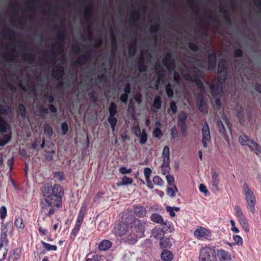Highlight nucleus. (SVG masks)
<instances>
[{"label": "nucleus", "mask_w": 261, "mask_h": 261, "mask_svg": "<svg viewBox=\"0 0 261 261\" xmlns=\"http://www.w3.org/2000/svg\"><path fill=\"white\" fill-rule=\"evenodd\" d=\"M43 199L40 201V206L42 212H45L49 207V211L45 214V217H51L56 211L62 205V197L64 190L61 185L46 183L41 189Z\"/></svg>", "instance_id": "1"}, {"label": "nucleus", "mask_w": 261, "mask_h": 261, "mask_svg": "<svg viewBox=\"0 0 261 261\" xmlns=\"http://www.w3.org/2000/svg\"><path fill=\"white\" fill-rule=\"evenodd\" d=\"M125 222L128 223L130 232L128 234L127 241L129 244H135L139 237L143 236L145 223L137 218L133 211L125 214Z\"/></svg>", "instance_id": "2"}, {"label": "nucleus", "mask_w": 261, "mask_h": 261, "mask_svg": "<svg viewBox=\"0 0 261 261\" xmlns=\"http://www.w3.org/2000/svg\"><path fill=\"white\" fill-rule=\"evenodd\" d=\"M242 192L246 202V207L252 214L256 212L255 205L256 198L253 190L251 189L248 184L245 182L242 186Z\"/></svg>", "instance_id": "3"}, {"label": "nucleus", "mask_w": 261, "mask_h": 261, "mask_svg": "<svg viewBox=\"0 0 261 261\" xmlns=\"http://www.w3.org/2000/svg\"><path fill=\"white\" fill-rule=\"evenodd\" d=\"M65 33V30L64 27L63 25L59 26V31L57 34L58 41L52 45L53 50L48 55L49 60L52 62L55 61V58L57 56V54L55 50V49L59 50L61 53L63 51V42L66 37Z\"/></svg>", "instance_id": "4"}, {"label": "nucleus", "mask_w": 261, "mask_h": 261, "mask_svg": "<svg viewBox=\"0 0 261 261\" xmlns=\"http://www.w3.org/2000/svg\"><path fill=\"white\" fill-rule=\"evenodd\" d=\"M11 114V109L10 106L0 104V133L5 134L7 132L9 125L4 116H8Z\"/></svg>", "instance_id": "5"}, {"label": "nucleus", "mask_w": 261, "mask_h": 261, "mask_svg": "<svg viewBox=\"0 0 261 261\" xmlns=\"http://www.w3.org/2000/svg\"><path fill=\"white\" fill-rule=\"evenodd\" d=\"M239 142L242 146H248L250 150L256 154L261 153L260 146L248 136L245 135L240 136Z\"/></svg>", "instance_id": "6"}, {"label": "nucleus", "mask_w": 261, "mask_h": 261, "mask_svg": "<svg viewBox=\"0 0 261 261\" xmlns=\"http://www.w3.org/2000/svg\"><path fill=\"white\" fill-rule=\"evenodd\" d=\"M199 261H217L215 250L207 246L202 247L200 251Z\"/></svg>", "instance_id": "7"}, {"label": "nucleus", "mask_w": 261, "mask_h": 261, "mask_svg": "<svg viewBox=\"0 0 261 261\" xmlns=\"http://www.w3.org/2000/svg\"><path fill=\"white\" fill-rule=\"evenodd\" d=\"M109 116L108 118V121L111 125V127L113 132L115 131V127L117 123V119L115 115L118 112L117 105L113 101H112L108 108Z\"/></svg>", "instance_id": "8"}, {"label": "nucleus", "mask_w": 261, "mask_h": 261, "mask_svg": "<svg viewBox=\"0 0 261 261\" xmlns=\"http://www.w3.org/2000/svg\"><path fill=\"white\" fill-rule=\"evenodd\" d=\"M113 232L117 236L123 237L127 240V236L130 233L128 223L125 222V217L124 222L118 223L114 228Z\"/></svg>", "instance_id": "9"}, {"label": "nucleus", "mask_w": 261, "mask_h": 261, "mask_svg": "<svg viewBox=\"0 0 261 261\" xmlns=\"http://www.w3.org/2000/svg\"><path fill=\"white\" fill-rule=\"evenodd\" d=\"M227 75L226 61L225 59H221L218 65V81L221 83H225Z\"/></svg>", "instance_id": "10"}, {"label": "nucleus", "mask_w": 261, "mask_h": 261, "mask_svg": "<svg viewBox=\"0 0 261 261\" xmlns=\"http://www.w3.org/2000/svg\"><path fill=\"white\" fill-rule=\"evenodd\" d=\"M236 211V216L237 218L239 223L245 231H249V227L247 220L243 214L241 208L236 205L234 207Z\"/></svg>", "instance_id": "11"}, {"label": "nucleus", "mask_w": 261, "mask_h": 261, "mask_svg": "<svg viewBox=\"0 0 261 261\" xmlns=\"http://www.w3.org/2000/svg\"><path fill=\"white\" fill-rule=\"evenodd\" d=\"M224 84L219 82L217 79V82H213L210 84V89L213 97L216 98L222 95L223 90L222 85Z\"/></svg>", "instance_id": "12"}, {"label": "nucleus", "mask_w": 261, "mask_h": 261, "mask_svg": "<svg viewBox=\"0 0 261 261\" xmlns=\"http://www.w3.org/2000/svg\"><path fill=\"white\" fill-rule=\"evenodd\" d=\"M162 62L164 66L170 71L174 70L175 68V61L172 57V54L167 53L163 58Z\"/></svg>", "instance_id": "13"}, {"label": "nucleus", "mask_w": 261, "mask_h": 261, "mask_svg": "<svg viewBox=\"0 0 261 261\" xmlns=\"http://www.w3.org/2000/svg\"><path fill=\"white\" fill-rule=\"evenodd\" d=\"M133 131L137 137L140 138V143L141 145L146 143L147 135L145 129H143L141 131L139 125L137 124L133 126Z\"/></svg>", "instance_id": "14"}, {"label": "nucleus", "mask_w": 261, "mask_h": 261, "mask_svg": "<svg viewBox=\"0 0 261 261\" xmlns=\"http://www.w3.org/2000/svg\"><path fill=\"white\" fill-rule=\"evenodd\" d=\"M202 144L204 147H207V142L211 141L210 131L207 122L205 121L202 128Z\"/></svg>", "instance_id": "15"}, {"label": "nucleus", "mask_w": 261, "mask_h": 261, "mask_svg": "<svg viewBox=\"0 0 261 261\" xmlns=\"http://www.w3.org/2000/svg\"><path fill=\"white\" fill-rule=\"evenodd\" d=\"M207 60L208 63L207 70L210 71L215 70L217 65V55L214 50H213L212 54L207 55Z\"/></svg>", "instance_id": "16"}, {"label": "nucleus", "mask_w": 261, "mask_h": 261, "mask_svg": "<svg viewBox=\"0 0 261 261\" xmlns=\"http://www.w3.org/2000/svg\"><path fill=\"white\" fill-rule=\"evenodd\" d=\"M210 234L209 229L202 226H198L194 232V235L197 239L209 237Z\"/></svg>", "instance_id": "17"}, {"label": "nucleus", "mask_w": 261, "mask_h": 261, "mask_svg": "<svg viewBox=\"0 0 261 261\" xmlns=\"http://www.w3.org/2000/svg\"><path fill=\"white\" fill-rule=\"evenodd\" d=\"M64 75V68L61 65H57L52 70V76L56 80H61Z\"/></svg>", "instance_id": "18"}, {"label": "nucleus", "mask_w": 261, "mask_h": 261, "mask_svg": "<svg viewBox=\"0 0 261 261\" xmlns=\"http://www.w3.org/2000/svg\"><path fill=\"white\" fill-rule=\"evenodd\" d=\"M8 240L7 238H4L3 237H0V254H2L3 256L0 258V261H3L5 259L7 252L8 249L5 248L3 250L2 248L4 247L5 245L7 246L8 243Z\"/></svg>", "instance_id": "19"}, {"label": "nucleus", "mask_w": 261, "mask_h": 261, "mask_svg": "<svg viewBox=\"0 0 261 261\" xmlns=\"http://www.w3.org/2000/svg\"><path fill=\"white\" fill-rule=\"evenodd\" d=\"M43 97L44 99L49 103L48 107L50 112L53 113H57V109L53 104H52L55 100L54 96L51 95H49L48 93H46L44 94Z\"/></svg>", "instance_id": "20"}, {"label": "nucleus", "mask_w": 261, "mask_h": 261, "mask_svg": "<svg viewBox=\"0 0 261 261\" xmlns=\"http://www.w3.org/2000/svg\"><path fill=\"white\" fill-rule=\"evenodd\" d=\"M155 73L158 77L159 81L164 82L165 78V72L159 63H156L155 65Z\"/></svg>", "instance_id": "21"}, {"label": "nucleus", "mask_w": 261, "mask_h": 261, "mask_svg": "<svg viewBox=\"0 0 261 261\" xmlns=\"http://www.w3.org/2000/svg\"><path fill=\"white\" fill-rule=\"evenodd\" d=\"M83 221L80 220H76L75 224L74 226V228L72 229L71 232L70 233V239L72 240H74L78 233L81 225L83 223Z\"/></svg>", "instance_id": "22"}, {"label": "nucleus", "mask_w": 261, "mask_h": 261, "mask_svg": "<svg viewBox=\"0 0 261 261\" xmlns=\"http://www.w3.org/2000/svg\"><path fill=\"white\" fill-rule=\"evenodd\" d=\"M217 256L220 261H228L231 259L229 253L223 249L217 251Z\"/></svg>", "instance_id": "23"}, {"label": "nucleus", "mask_w": 261, "mask_h": 261, "mask_svg": "<svg viewBox=\"0 0 261 261\" xmlns=\"http://www.w3.org/2000/svg\"><path fill=\"white\" fill-rule=\"evenodd\" d=\"M146 212V208L143 206H134V212L139 218L144 217Z\"/></svg>", "instance_id": "24"}, {"label": "nucleus", "mask_w": 261, "mask_h": 261, "mask_svg": "<svg viewBox=\"0 0 261 261\" xmlns=\"http://www.w3.org/2000/svg\"><path fill=\"white\" fill-rule=\"evenodd\" d=\"M150 220L155 223L167 225V222H164L162 216L159 214H152L150 216Z\"/></svg>", "instance_id": "25"}, {"label": "nucleus", "mask_w": 261, "mask_h": 261, "mask_svg": "<svg viewBox=\"0 0 261 261\" xmlns=\"http://www.w3.org/2000/svg\"><path fill=\"white\" fill-rule=\"evenodd\" d=\"M203 79V75L198 69L195 70L193 74V78L188 74L186 77V79L192 81L193 82H196L197 80H200Z\"/></svg>", "instance_id": "26"}, {"label": "nucleus", "mask_w": 261, "mask_h": 261, "mask_svg": "<svg viewBox=\"0 0 261 261\" xmlns=\"http://www.w3.org/2000/svg\"><path fill=\"white\" fill-rule=\"evenodd\" d=\"M112 246V243L108 240L101 241L98 245V249L100 251H106L109 249Z\"/></svg>", "instance_id": "27"}, {"label": "nucleus", "mask_w": 261, "mask_h": 261, "mask_svg": "<svg viewBox=\"0 0 261 261\" xmlns=\"http://www.w3.org/2000/svg\"><path fill=\"white\" fill-rule=\"evenodd\" d=\"M137 47V39L135 38L132 40L128 48V54L130 57H134L136 54Z\"/></svg>", "instance_id": "28"}, {"label": "nucleus", "mask_w": 261, "mask_h": 261, "mask_svg": "<svg viewBox=\"0 0 261 261\" xmlns=\"http://www.w3.org/2000/svg\"><path fill=\"white\" fill-rule=\"evenodd\" d=\"M161 257L162 260L165 261H171L172 260L173 255L172 253L166 250H163L161 254Z\"/></svg>", "instance_id": "29"}, {"label": "nucleus", "mask_w": 261, "mask_h": 261, "mask_svg": "<svg viewBox=\"0 0 261 261\" xmlns=\"http://www.w3.org/2000/svg\"><path fill=\"white\" fill-rule=\"evenodd\" d=\"M160 29L159 24L152 25L150 27V32L153 35V40L154 44H156L157 42V36L156 34Z\"/></svg>", "instance_id": "30"}, {"label": "nucleus", "mask_w": 261, "mask_h": 261, "mask_svg": "<svg viewBox=\"0 0 261 261\" xmlns=\"http://www.w3.org/2000/svg\"><path fill=\"white\" fill-rule=\"evenodd\" d=\"M87 204L86 203H83L78 213L77 218L76 219L82 221L84 220L87 210Z\"/></svg>", "instance_id": "31"}, {"label": "nucleus", "mask_w": 261, "mask_h": 261, "mask_svg": "<svg viewBox=\"0 0 261 261\" xmlns=\"http://www.w3.org/2000/svg\"><path fill=\"white\" fill-rule=\"evenodd\" d=\"M15 225L18 231H22L24 228V224L23 222L22 218L21 217H16L15 220Z\"/></svg>", "instance_id": "32"}, {"label": "nucleus", "mask_w": 261, "mask_h": 261, "mask_svg": "<svg viewBox=\"0 0 261 261\" xmlns=\"http://www.w3.org/2000/svg\"><path fill=\"white\" fill-rule=\"evenodd\" d=\"M84 17L87 22L92 19V9L90 6H86L84 11Z\"/></svg>", "instance_id": "33"}, {"label": "nucleus", "mask_w": 261, "mask_h": 261, "mask_svg": "<svg viewBox=\"0 0 261 261\" xmlns=\"http://www.w3.org/2000/svg\"><path fill=\"white\" fill-rule=\"evenodd\" d=\"M138 68L140 72L147 71V66L145 64V59L141 56L138 62Z\"/></svg>", "instance_id": "34"}, {"label": "nucleus", "mask_w": 261, "mask_h": 261, "mask_svg": "<svg viewBox=\"0 0 261 261\" xmlns=\"http://www.w3.org/2000/svg\"><path fill=\"white\" fill-rule=\"evenodd\" d=\"M12 226V222L10 223H6V224L2 223V228H1V236L7 238V232H8V227H11Z\"/></svg>", "instance_id": "35"}, {"label": "nucleus", "mask_w": 261, "mask_h": 261, "mask_svg": "<svg viewBox=\"0 0 261 261\" xmlns=\"http://www.w3.org/2000/svg\"><path fill=\"white\" fill-rule=\"evenodd\" d=\"M140 14L138 11H134L132 12L130 18L129 24L130 26H133L134 24L139 19Z\"/></svg>", "instance_id": "36"}, {"label": "nucleus", "mask_w": 261, "mask_h": 261, "mask_svg": "<svg viewBox=\"0 0 261 261\" xmlns=\"http://www.w3.org/2000/svg\"><path fill=\"white\" fill-rule=\"evenodd\" d=\"M219 182L218 175L215 171H212V184L213 187L217 189Z\"/></svg>", "instance_id": "37"}, {"label": "nucleus", "mask_w": 261, "mask_h": 261, "mask_svg": "<svg viewBox=\"0 0 261 261\" xmlns=\"http://www.w3.org/2000/svg\"><path fill=\"white\" fill-rule=\"evenodd\" d=\"M89 60L88 58L84 55H81L75 62V65H83L87 63Z\"/></svg>", "instance_id": "38"}, {"label": "nucleus", "mask_w": 261, "mask_h": 261, "mask_svg": "<svg viewBox=\"0 0 261 261\" xmlns=\"http://www.w3.org/2000/svg\"><path fill=\"white\" fill-rule=\"evenodd\" d=\"M22 58L24 60L28 61L29 63L33 64L35 62L36 57L32 54H25L22 55Z\"/></svg>", "instance_id": "39"}, {"label": "nucleus", "mask_w": 261, "mask_h": 261, "mask_svg": "<svg viewBox=\"0 0 261 261\" xmlns=\"http://www.w3.org/2000/svg\"><path fill=\"white\" fill-rule=\"evenodd\" d=\"M161 170L162 173L163 175H167L170 170L169 162H164L163 161V163L161 165Z\"/></svg>", "instance_id": "40"}, {"label": "nucleus", "mask_w": 261, "mask_h": 261, "mask_svg": "<svg viewBox=\"0 0 261 261\" xmlns=\"http://www.w3.org/2000/svg\"><path fill=\"white\" fill-rule=\"evenodd\" d=\"M162 156L163 158V161L164 162L170 161L169 148L168 146H166L164 147L162 153Z\"/></svg>", "instance_id": "41"}, {"label": "nucleus", "mask_w": 261, "mask_h": 261, "mask_svg": "<svg viewBox=\"0 0 261 261\" xmlns=\"http://www.w3.org/2000/svg\"><path fill=\"white\" fill-rule=\"evenodd\" d=\"M220 12L224 14L223 18L225 23L228 25H231L232 21L229 16L228 15V12L222 8H220Z\"/></svg>", "instance_id": "42"}, {"label": "nucleus", "mask_w": 261, "mask_h": 261, "mask_svg": "<svg viewBox=\"0 0 261 261\" xmlns=\"http://www.w3.org/2000/svg\"><path fill=\"white\" fill-rule=\"evenodd\" d=\"M18 113L23 119H24L26 117L27 110L23 104L20 103L18 105Z\"/></svg>", "instance_id": "43"}, {"label": "nucleus", "mask_w": 261, "mask_h": 261, "mask_svg": "<svg viewBox=\"0 0 261 261\" xmlns=\"http://www.w3.org/2000/svg\"><path fill=\"white\" fill-rule=\"evenodd\" d=\"M205 106V103L204 101L203 97L201 95L198 96V110L202 112L204 110V107Z\"/></svg>", "instance_id": "44"}, {"label": "nucleus", "mask_w": 261, "mask_h": 261, "mask_svg": "<svg viewBox=\"0 0 261 261\" xmlns=\"http://www.w3.org/2000/svg\"><path fill=\"white\" fill-rule=\"evenodd\" d=\"M152 106L154 108H156L157 110L161 108L162 106V100L160 96H156L154 97V100L153 101Z\"/></svg>", "instance_id": "45"}, {"label": "nucleus", "mask_w": 261, "mask_h": 261, "mask_svg": "<svg viewBox=\"0 0 261 261\" xmlns=\"http://www.w3.org/2000/svg\"><path fill=\"white\" fill-rule=\"evenodd\" d=\"M41 243L47 251L51 250L56 251L57 250V247L56 245H51L43 241H42Z\"/></svg>", "instance_id": "46"}, {"label": "nucleus", "mask_w": 261, "mask_h": 261, "mask_svg": "<svg viewBox=\"0 0 261 261\" xmlns=\"http://www.w3.org/2000/svg\"><path fill=\"white\" fill-rule=\"evenodd\" d=\"M217 126L218 128L219 132L222 135H225L226 132L224 124L220 120L217 121Z\"/></svg>", "instance_id": "47"}, {"label": "nucleus", "mask_w": 261, "mask_h": 261, "mask_svg": "<svg viewBox=\"0 0 261 261\" xmlns=\"http://www.w3.org/2000/svg\"><path fill=\"white\" fill-rule=\"evenodd\" d=\"M165 91L167 96L169 97H172L174 95L173 90L172 88V86L170 83H168L165 86Z\"/></svg>", "instance_id": "48"}, {"label": "nucleus", "mask_w": 261, "mask_h": 261, "mask_svg": "<svg viewBox=\"0 0 261 261\" xmlns=\"http://www.w3.org/2000/svg\"><path fill=\"white\" fill-rule=\"evenodd\" d=\"M188 118V115L184 112L180 113L178 117V123H186V121Z\"/></svg>", "instance_id": "49"}, {"label": "nucleus", "mask_w": 261, "mask_h": 261, "mask_svg": "<svg viewBox=\"0 0 261 261\" xmlns=\"http://www.w3.org/2000/svg\"><path fill=\"white\" fill-rule=\"evenodd\" d=\"M177 192V188L175 185H173V188H167L166 192L168 195L171 197H174L175 196V192Z\"/></svg>", "instance_id": "50"}, {"label": "nucleus", "mask_w": 261, "mask_h": 261, "mask_svg": "<svg viewBox=\"0 0 261 261\" xmlns=\"http://www.w3.org/2000/svg\"><path fill=\"white\" fill-rule=\"evenodd\" d=\"M3 35L7 37L10 38H14L15 35V33L14 31L7 29L3 32Z\"/></svg>", "instance_id": "51"}, {"label": "nucleus", "mask_w": 261, "mask_h": 261, "mask_svg": "<svg viewBox=\"0 0 261 261\" xmlns=\"http://www.w3.org/2000/svg\"><path fill=\"white\" fill-rule=\"evenodd\" d=\"M44 132L48 137H51L53 134V129L48 124L44 125Z\"/></svg>", "instance_id": "52"}, {"label": "nucleus", "mask_w": 261, "mask_h": 261, "mask_svg": "<svg viewBox=\"0 0 261 261\" xmlns=\"http://www.w3.org/2000/svg\"><path fill=\"white\" fill-rule=\"evenodd\" d=\"M153 136L156 138L160 139L163 136V132L159 127L155 128L152 132Z\"/></svg>", "instance_id": "53"}, {"label": "nucleus", "mask_w": 261, "mask_h": 261, "mask_svg": "<svg viewBox=\"0 0 261 261\" xmlns=\"http://www.w3.org/2000/svg\"><path fill=\"white\" fill-rule=\"evenodd\" d=\"M12 138V133L10 132L7 134H5L3 136L2 138H1V140L3 141L5 144H7L9 141L11 140Z\"/></svg>", "instance_id": "54"}, {"label": "nucleus", "mask_w": 261, "mask_h": 261, "mask_svg": "<svg viewBox=\"0 0 261 261\" xmlns=\"http://www.w3.org/2000/svg\"><path fill=\"white\" fill-rule=\"evenodd\" d=\"M207 18L210 22L215 23L216 29L219 28V20L215 16L210 15H208Z\"/></svg>", "instance_id": "55"}, {"label": "nucleus", "mask_w": 261, "mask_h": 261, "mask_svg": "<svg viewBox=\"0 0 261 261\" xmlns=\"http://www.w3.org/2000/svg\"><path fill=\"white\" fill-rule=\"evenodd\" d=\"M39 112L40 113L41 117L42 119H44L45 118V115L48 113V109L44 107L43 106H40L39 108Z\"/></svg>", "instance_id": "56"}, {"label": "nucleus", "mask_w": 261, "mask_h": 261, "mask_svg": "<svg viewBox=\"0 0 261 261\" xmlns=\"http://www.w3.org/2000/svg\"><path fill=\"white\" fill-rule=\"evenodd\" d=\"M2 58L6 61H12L14 56L11 53H5L2 54Z\"/></svg>", "instance_id": "57"}, {"label": "nucleus", "mask_w": 261, "mask_h": 261, "mask_svg": "<svg viewBox=\"0 0 261 261\" xmlns=\"http://www.w3.org/2000/svg\"><path fill=\"white\" fill-rule=\"evenodd\" d=\"M61 128L62 132L63 135H65L69 130V126L67 121H64L62 123L61 125Z\"/></svg>", "instance_id": "58"}, {"label": "nucleus", "mask_w": 261, "mask_h": 261, "mask_svg": "<svg viewBox=\"0 0 261 261\" xmlns=\"http://www.w3.org/2000/svg\"><path fill=\"white\" fill-rule=\"evenodd\" d=\"M7 215V211L6 206H2L0 208V218L1 220H4Z\"/></svg>", "instance_id": "59"}, {"label": "nucleus", "mask_w": 261, "mask_h": 261, "mask_svg": "<svg viewBox=\"0 0 261 261\" xmlns=\"http://www.w3.org/2000/svg\"><path fill=\"white\" fill-rule=\"evenodd\" d=\"M195 83L200 92L203 93L205 91V87L204 86L203 83L201 81V79L200 80H197Z\"/></svg>", "instance_id": "60"}, {"label": "nucleus", "mask_w": 261, "mask_h": 261, "mask_svg": "<svg viewBox=\"0 0 261 261\" xmlns=\"http://www.w3.org/2000/svg\"><path fill=\"white\" fill-rule=\"evenodd\" d=\"M44 12H48V13H50L53 12V14L55 16H58V14L56 12V11L53 9L52 6L50 5H48L47 7L44 10Z\"/></svg>", "instance_id": "61"}, {"label": "nucleus", "mask_w": 261, "mask_h": 261, "mask_svg": "<svg viewBox=\"0 0 261 261\" xmlns=\"http://www.w3.org/2000/svg\"><path fill=\"white\" fill-rule=\"evenodd\" d=\"M133 181L132 178L127 177L126 176H124L122 178V185H126L128 184H132Z\"/></svg>", "instance_id": "62"}, {"label": "nucleus", "mask_w": 261, "mask_h": 261, "mask_svg": "<svg viewBox=\"0 0 261 261\" xmlns=\"http://www.w3.org/2000/svg\"><path fill=\"white\" fill-rule=\"evenodd\" d=\"M190 2L191 4L194 14L197 15L199 13V10L197 9H195L198 7L197 4L194 1H190Z\"/></svg>", "instance_id": "63"}, {"label": "nucleus", "mask_w": 261, "mask_h": 261, "mask_svg": "<svg viewBox=\"0 0 261 261\" xmlns=\"http://www.w3.org/2000/svg\"><path fill=\"white\" fill-rule=\"evenodd\" d=\"M188 46L189 48L193 51H198L199 50V47L196 43L193 42H189L188 43Z\"/></svg>", "instance_id": "64"}]
</instances>
